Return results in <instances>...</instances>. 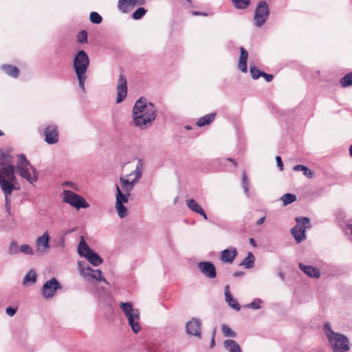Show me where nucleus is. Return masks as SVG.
Instances as JSON below:
<instances>
[{
	"label": "nucleus",
	"instance_id": "nucleus-1",
	"mask_svg": "<svg viewBox=\"0 0 352 352\" xmlns=\"http://www.w3.org/2000/svg\"><path fill=\"white\" fill-rule=\"evenodd\" d=\"M142 163L138 161L136 168L131 173L120 177V187L116 185V204L115 208L120 218L122 219L127 216V208L124 204L129 201L130 192L139 182L142 175Z\"/></svg>",
	"mask_w": 352,
	"mask_h": 352
},
{
	"label": "nucleus",
	"instance_id": "nucleus-2",
	"mask_svg": "<svg viewBox=\"0 0 352 352\" xmlns=\"http://www.w3.org/2000/svg\"><path fill=\"white\" fill-rule=\"evenodd\" d=\"M0 186L6 198V206L8 210L10 208L9 197L14 190L19 189L16 185L18 184L14 175V166L11 164L10 156L0 153Z\"/></svg>",
	"mask_w": 352,
	"mask_h": 352
},
{
	"label": "nucleus",
	"instance_id": "nucleus-3",
	"mask_svg": "<svg viewBox=\"0 0 352 352\" xmlns=\"http://www.w3.org/2000/svg\"><path fill=\"white\" fill-rule=\"evenodd\" d=\"M157 116L155 106L146 99L140 98L133 108L132 118L134 125L141 130L150 127Z\"/></svg>",
	"mask_w": 352,
	"mask_h": 352
},
{
	"label": "nucleus",
	"instance_id": "nucleus-4",
	"mask_svg": "<svg viewBox=\"0 0 352 352\" xmlns=\"http://www.w3.org/2000/svg\"><path fill=\"white\" fill-rule=\"evenodd\" d=\"M14 168V171L16 170L22 178L26 179L31 184L38 180V173L36 168L30 164L23 154L17 155L16 164Z\"/></svg>",
	"mask_w": 352,
	"mask_h": 352
},
{
	"label": "nucleus",
	"instance_id": "nucleus-5",
	"mask_svg": "<svg viewBox=\"0 0 352 352\" xmlns=\"http://www.w3.org/2000/svg\"><path fill=\"white\" fill-rule=\"evenodd\" d=\"M89 65V59L86 52L83 50L79 51L74 59V69L79 82V87L83 91H85L86 72Z\"/></svg>",
	"mask_w": 352,
	"mask_h": 352
},
{
	"label": "nucleus",
	"instance_id": "nucleus-6",
	"mask_svg": "<svg viewBox=\"0 0 352 352\" xmlns=\"http://www.w3.org/2000/svg\"><path fill=\"white\" fill-rule=\"evenodd\" d=\"M324 329L334 352H346L350 349L349 340L345 336L334 332L329 324L324 325Z\"/></svg>",
	"mask_w": 352,
	"mask_h": 352
},
{
	"label": "nucleus",
	"instance_id": "nucleus-7",
	"mask_svg": "<svg viewBox=\"0 0 352 352\" xmlns=\"http://www.w3.org/2000/svg\"><path fill=\"white\" fill-rule=\"evenodd\" d=\"M120 307L126 317L132 331L135 333H139L142 329L140 323V312L139 309H134L131 302H121Z\"/></svg>",
	"mask_w": 352,
	"mask_h": 352
},
{
	"label": "nucleus",
	"instance_id": "nucleus-8",
	"mask_svg": "<svg viewBox=\"0 0 352 352\" xmlns=\"http://www.w3.org/2000/svg\"><path fill=\"white\" fill-rule=\"evenodd\" d=\"M78 253L80 256L85 258L95 267L100 265L102 263V258L89 247L83 236H80L78 245Z\"/></svg>",
	"mask_w": 352,
	"mask_h": 352
},
{
	"label": "nucleus",
	"instance_id": "nucleus-9",
	"mask_svg": "<svg viewBox=\"0 0 352 352\" xmlns=\"http://www.w3.org/2000/svg\"><path fill=\"white\" fill-rule=\"evenodd\" d=\"M63 201L69 204L77 210L80 208H87L89 207V204L82 196L69 190H63Z\"/></svg>",
	"mask_w": 352,
	"mask_h": 352
},
{
	"label": "nucleus",
	"instance_id": "nucleus-10",
	"mask_svg": "<svg viewBox=\"0 0 352 352\" xmlns=\"http://www.w3.org/2000/svg\"><path fill=\"white\" fill-rule=\"evenodd\" d=\"M78 270L81 276L85 280H96L107 283V280L102 276V272L99 270H93L89 266H86L82 261L78 262Z\"/></svg>",
	"mask_w": 352,
	"mask_h": 352
},
{
	"label": "nucleus",
	"instance_id": "nucleus-11",
	"mask_svg": "<svg viewBox=\"0 0 352 352\" xmlns=\"http://www.w3.org/2000/svg\"><path fill=\"white\" fill-rule=\"evenodd\" d=\"M298 224L292 228L291 233L296 241L299 243L306 238V229L309 228V219L307 217H297L296 219Z\"/></svg>",
	"mask_w": 352,
	"mask_h": 352
},
{
	"label": "nucleus",
	"instance_id": "nucleus-12",
	"mask_svg": "<svg viewBox=\"0 0 352 352\" xmlns=\"http://www.w3.org/2000/svg\"><path fill=\"white\" fill-rule=\"evenodd\" d=\"M269 14L270 10L267 3L265 1L259 2L256 8L254 16L256 26L261 27L267 21Z\"/></svg>",
	"mask_w": 352,
	"mask_h": 352
},
{
	"label": "nucleus",
	"instance_id": "nucleus-13",
	"mask_svg": "<svg viewBox=\"0 0 352 352\" xmlns=\"http://www.w3.org/2000/svg\"><path fill=\"white\" fill-rule=\"evenodd\" d=\"M60 288L59 282L55 278H52L43 285L42 295L44 298H52L55 296L56 291Z\"/></svg>",
	"mask_w": 352,
	"mask_h": 352
},
{
	"label": "nucleus",
	"instance_id": "nucleus-14",
	"mask_svg": "<svg viewBox=\"0 0 352 352\" xmlns=\"http://www.w3.org/2000/svg\"><path fill=\"white\" fill-rule=\"evenodd\" d=\"M36 252L38 254H44L50 249V233L45 231L42 235L38 236L35 241Z\"/></svg>",
	"mask_w": 352,
	"mask_h": 352
},
{
	"label": "nucleus",
	"instance_id": "nucleus-15",
	"mask_svg": "<svg viewBox=\"0 0 352 352\" xmlns=\"http://www.w3.org/2000/svg\"><path fill=\"white\" fill-rule=\"evenodd\" d=\"M127 94V86L126 79L125 77L120 74L119 76L118 82L117 85V98L116 103L122 102L126 97Z\"/></svg>",
	"mask_w": 352,
	"mask_h": 352
},
{
	"label": "nucleus",
	"instance_id": "nucleus-16",
	"mask_svg": "<svg viewBox=\"0 0 352 352\" xmlns=\"http://www.w3.org/2000/svg\"><path fill=\"white\" fill-rule=\"evenodd\" d=\"M45 141L49 144H54L58 142V131L55 125L47 126L45 131Z\"/></svg>",
	"mask_w": 352,
	"mask_h": 352
},
{
	"label": "nucleus",
	"instance_id": "nucleus-17",
	"mask_svg": "<svg viewBox=\"0 0 352 352\" xmlns=\"http://www.w3.org/2000/svg\"><path fill=\"white\" fill-rule=\"evenodd\" d=\"M146 0H119L118 8L123 13H126L135 6L145 4Z\"/></svg>",
	"mask_w": 352,
	"mask_h": 352
},
{
	"label": "nucleus",
	"instance_id": "nucleus-18",
	"mask_svg": "<svg viewBox=\"0 0 352 352\" xmlns=\"http://www.w3.org/2000/svg\"><path fill=\"white\" fill-rule=\"evenodd\" d=\"M201 321L200 320L193 318L186 324V332L192 336L200 338L201 332Z\"/></svg>",
	"mask_w": 352,
	"mask_h": 352
},
{
	"label": "nucleus",
	"instance_id": "nucleus-19",
	"mask_svg": "<svg viewBox=\"0 0 352 352\" xmlns=\"http://www.w3.org/2000/svg\"><path fill=\"white\" fill-rule=\"evenodd\" d=\"M198 268L201 272L209 278L216 277V269L214 265L208 261H202L199 263Z\"/></svg>",
	"mask_w": 352,
	"mask_h": 352
},
{
	"label": "nucleus",
	"instance_id": "nucleus-20",
	"mask_svg": "<svg viewBox=\"0 0 352 352\" xmlns=\"http://www.w3.org/2000/svg\"><path fill=\"white\" fill-rule=\"evenodd\" d=\"M186 204L191 211L200 214L205 220L208 219V217L201 206L199 205L194 199H186Z\"/></svg>",
	"mask_w": 352,
	"mask_h": 352
},
{
	"label": "nucleus",
	"instance_id": "nucleus-21",
	"mask_svg": "<svg viewBox=\"0 0 352 352\" xmlns=\"http://www.w3.org/2000/svg\"><path fill=\"white\" fill-rule=\"evenodd\" d=\"M237 254L236 248L226 249L222 251L221 260L224 263H232Z\"/></svg>",
	"mask_w": 352,
	"mask_h": 352
},
{
	"label": "nucleus",
	"instance_id": "nucleus-22",
	"mask_svg": "<svg viewBox=\"0 0 352 352\" xmlns=\"http://www.w3.org/2000/svg\"><path fill=\"white\" fill-rule=\"evenodd\" d=\"M240 52L241 54L239 57L238 67L242 72L246 73L248 72L247 61L248 58V53L243 47L240 48Z\"/></svg>",
	"mask_w": 352,
	"mask_h": 352
},
{
	"label": "nucleus",
	"instance_id": "nucleus-23",
	"mask_svg": "<svg viewBox=\"0 0 352 352\" xmlns=\"http://www.w3.org/2000/svg\"><path fill=\"white\" fill-rule=\"evenodd\" d=\"M36 278L37 276L36 271L32 269L25 275L23 280V285L25 287L31 286L36 282Z\"/></svg>",
	"mask_w": 352,
	"mask_h": 352
},
{
	"label": "nucleus",
	"instance_id": "nucleus-24",
	"mask_svg": "<svg viewBox=\"0 0 352 352\" xmlns=\"http://www.w3.org/2000/svg\"><path fill=\"white\" fill-rule=\"evenodd\" d=\"M225 297L226 301L230 307L234 309L239 311L240 310V306L237 301L233 298L232 294L229 292V286L227 285L225 289Z\"/></svg>",
	"mask_w": 352,
	"mask_h": 352
},
{
	"label": "nucleus",
	"instance_id": "nucleus-25",
	"mask_svg": "<svg viewBox=\"0 0 352 352\" xmlns=\"http://www.w3.org/2000/svg\"><path fill=\"white\" fill-rule=\"evenodd\" d=\"M299 267L305 274L310 277L318 278L320 276L319 271L314 267L305 265L302 263L299 264Z\"/></svg>",
	"mask_w": 352,
	"mask_h": 352
},
{
	"label": "nucleus",
	"instance_id": "nucleus-26",
	"mask_svg": "<svg viewBox=\"0 0 352 352\" xmlns=\"http://www.w3.org/2000/svg\"><path fill=\"white\" fill-rule=\"evenodd\" d=\"M225 349L228 352H241L239 344L233 340H226L223 342Z\"/></svg>",
	"mask_w": 352,
	"mask_h": 352
},
{
	"label": "nucleus",
	"instance_id": "nucleus-27",
	"mask_svg": "<svg viewBox=\"0 0 352 352\" xmlns=\"http://www.w3.org/2000/svg\"><path fill=\"white\" fill-rule=\"evenodd\" d=\"M1 69L5 73L13 78L18 77L19 74V69L16 67L12 66L11 65H3L1 66Z\"/></svg>",
	"mask_w": 352,
	"mask_h": 352
},
{
	"label": "nucleus",
	"instance_id": "nucleus-28",
	"mask_svg": "<svg viewBox=\"0 0 352 352\" xmlns=\"http://www.w3.org/2000/svg\"><path fill=\"white\" fill-rule=\"evenodd\" d=\"M214 117H215V113L206 114V115L201 117L198 120L197 124L199 126H204L208 125L214 120Z\"/></svg>",
	"mask_w": 352,
	"mask_h": 352
},
{
	"label": "nucleus",
	"instance_id": "nucleus-29",
	"mask_svg": "<svg viewBox=\"0 0 352 352\" xmlns=\"http://www.w3.org/2000/svg\"><path fill=\"white\" fill-rule=\"evenodd\" d=\"M293 170L295 171H302L303 175L308 178H312L314 176L313 172L304 165H296L293 167Z\"/></svg>",
	"mask_w": 352,
	"mask_h": 352
},
{
	"label": "nucleus",
	"instance_id": "nucleus-30",
	"mask_svg": "<svg viewBox=\"0 0 352 352\" xmlns=\"http://www.w3.org/2000/svg\"><path fill=\"white\" fill-rule=\"evenodd\" d=\"M234 7L239 10H245L250 4V0H231Z\"/></svg>",
	"mask_w": 352,
	"mask_h": 352
},
{
	"label": "nucleus",
	"instance_id": "nucleus-31",
	"mask_svg": "<svg viewBox=\"0 0 352 352\" xmlns=\"http://www.w3.org/2000/svg\"><path fill=\"white\" fill-rule=\"evenodd\" d=\"M254 256L252 252H249L248 256L243 260L241 265H243L246 269H250L254 267Z\"/></svg>",
	"mask_w": 352,
	"mask_h": 352
},
{
	"label": "nucleus",
	"instance_id": "nucleus-32",
	"mask_svg": "<svg viewBox=\"0 0 352 352\" xmlns=\"http://www.w3.org/2000/svg\"><path fill=\"white\" fill-rule=\"evenodd\" d=\"M280 200L283 201V206H287L296 200V196L294 194L286 193L283 195Z\"/></svg>",
	"mask_w": 352,
	"mask_h": 352
},
{
	"label": "nucleus",
	"instance_id": "nucleus-33",
	"mask_svg": "<svg viewBox=\"0 0 352 352\" xmlns=\"http://www.w3.org/2000/svg\"><path fill=\"white\" fill-rule=\"evenodd\" d=\"M19 251L22 254L28 256H33L35 254V252L32 249V248L28 244H23L19 248Z\"/></svg>",
	"mask_w": 352,
	"mask_h": 352
},
{
	"label": "nucleus",
	"instance_id": "nucleus-34",
	"mask_svg": "<svg viewBox=\"0 0 352 352\" xmlns=\"http://www.w3.org/2000/svg\"><path fill=\"white\" fill-rule=\"evenodd\" d=\"M340 85L342 87L352 86V72L346 74L340 80Z\"/></svg>",
	"mask_w": 352,
	"mask_h": 352
},
{
	"label": "nucleus",
	"instance_id": "nucleus-35",
	"mask_svg": "<svg viewBox=\"0 0 352 352\" xmlns=\"http://www.w3.org/2000/svg\"><path fill=\"white\" fill-rule=\"evenodd\" d=\"M221 329L223 335L226 337L235 338L236 336V333L227 324H222Z\"/></svg>",
	"mask_w": 352,
	"mask_h": 352
},
{
	"label": "nucleus",
	"instance_id": "nucleus-36",
	"mask_svg": "<svg viewBox=\"0 0 352 352\" xmlns=\"http://www.w3.org/2000/svg\"><path fill=\"white\" fill-rule=\"evenodd\" d=\"M146 12L147 10L145 8L140 7L133 13L132 17L134 20L140 19L145 15Z\"/></svg>",
	"mask_w": 352,
	"mask_h": 352
},
{
	"label": "nucleus",
	"instance_id": "nucleus-37",
	"mask_svg": "<svg viewBox=\"0 0 352 352\" xmlns=\"http://www.w3.org/2000/svg\"><path fill=\"white\" fill-rule=\"evenodd\" d=\"M19 248L16 241H12L8 247V253L10 255H15L19 252Z\"/></svg>",
	"mask_w": 352,
	"mask_h": 352
},
{
	"label": "nucleus",
	"instance_id": "nucleus-38",
	"mask_svg": "<svg viewBox=\"0 0 352 352\" xmlns=\"http://www.w3.org/2000/svg\"><path fill=\"white\" fill-rule=\"evenodd\" d=\"M242 184L245 193L249 197V183L248 176L245 171H243L242 174Z\"/></svg>",
	"mask_w": 352,
	"mask_h": 352
},
{
	"label": "nucleus",
	"instance_id": "nucleus-39",
	"mask_svg": "<svg viewBox=\"0 0 352 352\" xmlns=\"http://www.w3.org/2000/svg\"><path fill=\"white\" fill-rule=\"evenodd\" d=\"M89 18H90V21H91V23H95V24L100 23L102 20V16L98 12H91L90 13Z\"/></svg>",
	"mask_w": 352,
	"mask_h": 352
},
{
	"label": "nucleus",
	"instance_id": "nucleus-40",
	"mask_svg": "<svg viewBox=\"0 0 352 352\" xmlns=\"http://www.w3.org/2000/svg\"><path fill=\"white\" fill-rule=\"evenodd\" d=\"M262 303V300L257 298L254 300L252 302L245 305L247 308H251L254 309H258L261 308V304Z\"/></svg>",
	"mask_w": 352,
	"mask_h": 352
},
{
	"label": "nucleus",
	"instance_id": "nucleus-41",
	"mask_svg": "<svg viewBox=\"0 0 352 352\" xmlns=\"http://www.w3.org/2000/svg\"><path fill=\"white\" fill-rule=\"evenodd\" d=\"M250 70L251 76H252V78H254V79H257L260 76H263V72H261L259 69H258L254 66L250 67Z\"/></svg>",
	"mask_w": 352,
	"mask_h": 352
},
{
	"label": "nucleus",
	"instance_id": "nucleus-42",
	"mask_svg": "<svg viewBox=\"0 0 352 352\" xmlns=\"http://www.w3.org/2000/svg\"><path fill=\"white\" fill-rule=\"evenodd\" d=\"M87 34L85 30H82L78 34V41L80 43H84L87 41Z\"/></svg>",
	"mask_w": 352,
	"mask_h": 352
},
{
	"label": "nucleus",
	"instance_id": "nucleus-43",
	"mask_svg": "<svg viewBox=\"0 0 352 352\" xmlns=\"http://www.w3.org/2000/svg\"><path fill=\"white\" fill-rule=\"evenodd\" d=\"M63 185L65 187H69L72 188L73 190H78V186L76 184L73 183L72 182H65L63 184Z\"/></svg>",
	"mask_w": 352,
	"mask_h": 352
},
{
	"label": "nucleus",
	"instance_id": "nucleus-44",
	"mask_svg": "<svg viewBox=\"0 0 352 352\" xmlns=\"http://www.w3.org/2000/svg\"><path fill=\"white\" fill-rule=\"evenodd\" d=\"M6 312L8 316H13L16 312V309L12 307H8L6 308Z\"/></svg>",
	"mask_w": 352,
	"mask_h": 352
},
{
	"label": "nucleus",
	"instance_id": "nucleus-45",
	"mask_svg": "<svg viewBox=\"0 0 352 352\" xmlns=\"http://www.w3.org/2000/svg\"><path fill=\"white\" fill-rule=\"evenodd\" d=\"M276 162H277L278 167L279 168V169L280 170H283V162L281 160V157L280 156H276Z\"/></svg>",
	"mask_w": 352,
	"mask_h": 352
},
{
	"label": "nucleus",
	"instance_id": "nucleus-46",
	"mask_svg": "<svg viewBox=\"0 0 352 352\" xmlns=\"http://www.w3.org/2000/svg\"><path fill=\"white\" fill-rule=\"evenodd\" d=\"M217 328H214L212 332V336L210 342V348H213L215 345L214 337L216 334Z\"/></svg>",
	"mask_w": 352,
	"mask_h": 352
},
{
	"label": "nucleus",
	"instance_id": "nucleus-47",
	"mask_svg": "<svg viewBox=\"0 0 352 352\" xmlns=\"http://www.w3.org/2000/svg\"><path fill=\"white\" fill-rule=\"evenodd\" d=\"M267 82H271L273 79V76L271 75V74H267L265 72H263V76H262Z\"/></svg>",
	"mask_w": 352,
	"mask_h": 352
},
{
	"label": "nucleus",
	"instance_id": "nucleus-48",
	"mask_svg": "<svg viewBox=\"0 0 352 352\" xmlns=\"http://www.w3.org/2000/svg\"><path fill=\"white\" fill-rule=\"evenodd\" d=\"M192 15L194 16H198V15H201V16H207L208 14L205 12H197V11H194L192 12Z\"/></svg>",
	"mask_w": 352,
	"mask_h": 352
},
{
	"label": "nucleus",
	"instance_id": "nucleus-49",
	"mask_svg": "<svg viewBox=\"0 0 352 352\" xmlns=\"http://www.w3.org/2000/svg\"><path fill=\"white\" fill-rule=\"evenodd\" d=\"M265 220V217H263L260 218L256 221V225L260 226V225L263 224L264 223Z\"/></svg>",
	"mask_w": 352,
	"mask_h": 352
},
{
	"label": "nucleus",
	"instance_id": "nucleus-50",
	"mask_svg": "<svg viewBox=\"0 0 352 352\" xmlns=\"http://www.w3.org/2000/svg\"><path fill=\"white\" fill-rule=\"evenodd\" d=\"M249 241H250V243L252 246H254V247H256V242H255V241H254V239L250 238Z\"/></svg>",
	"mask_w": 352,
	"mask_h": 352
},
{
	"label": "nucleus",
	"instance_id": "nucleus-51",
	"mask_svg": "<svg viewBox=\"0 0 352 352\" xmlns=\"http://www.w3.org/2000/svg\"><path fill=\"white\" fill-rule=\"evenodd\" d=\"M349 153H350L351 157H352V144L350 146V148H349Z\"/></svg>",
	"mask_w": 352,
	"mask_h": 352
},
{
	"label": "nucleus",
	"instance_id": "nucleus-52",
	"mask_svg": "<svg viewBox=\"0 0 352 352\" xmlns=\"http://www.w3.org/2000/svg\"><path fill=\"white\" fill-rule=\"evenodd\" d=\"M185 129H186V130H190V129H191V127H190V126H188V125H186V126H185Z\"/></svg>",
	"mask_w": 352,
	"mask_h": 352
},
{
	"label": "nucleus",
	"instance_id": "nucleus-53",
	"mask_svg": "<svg viewBox=\"0 0 352 352\" xmlns=\"http://www.w3.org/2000/svg\"><path fill=\"white\" fill-rule=\"evenodd\" d=\"M228 160L229 161H230V162H232L234 163V166H236V162H234L232 159H228Z\"/></svg>",
	"mask_w": 352,
	"mask_h": 352
},
{
	"label": "nucleus",
	"instance_id": "nucleus-54",
	"mask_svg": "<svg viewBox=\"0 0 352 352\" xmlns=\"http://www.w3.org/2000/svg\"><path fill=\"white\" fill-rule=\"evenodd\" d=\"M279 276L281 278V279H283V280L284 279V276L283 274L280 273Z\"/></svg>",
	"mask_w": 352,
	"mask_h": 352
},
{
	"label": "nucleus",
	"instance_id": "nucleus-55",
	"mask_svg": "<svg viewBox=\"0 0 352 352\" xmlns=\"http://www.w3.org/2000/svg\"><path fill=\"white\" fill-rule=\"evenodd\" d=\"M190 4H191V0H186Z\"/></svg>",
	"mask_w": 352,
	"mask_h": 352
},
{
	"label": "nucleus",
	"instance_id": "nucleus-56",
	"mask_svg": "<svg viewBox=\"0 0 352 352\" xmlns=\"http://www.w3.org/2000/svg\"><path fill=\"white\" fill-rule=\"evenodd\" d=\"M3 135V133L2 131L0 130V136H1Z\"/></svg>",
	"mask_w": 352,
	"mask_h": 352
}]
</instances>
